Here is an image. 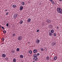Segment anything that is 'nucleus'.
Here are the masks:
<instances>
[{
  "instance_id": "obj_1",
  "label": "nucleus",
  "mask_w": 62,
  "mask_h": 62,
  "mask_svg": "<svg viewBox=\"0 0 62 62\" xmlns=\"http://www.w3.org/2000/svg\"><path fill=\"white\" fill-rule=\"evenodd\" d=\"M57 11L59 13L62 14V9L61 8H57Z\"/></svg>"
},
{
  "instance_id": "obj_2",
  "label": "nucleus",
  "mask_w": 62,
  "mask_h": 62,
  "mask_svg": "<svg viewBox=\"0 0 62 62\" xmlns=\"http://www.w3.org/2000/svg\"><path fill=\"white\" fill-rule=\"evenodd\" d=\"M33 59L34 61H37V60H38V57L36 55H33Z\"/></svg>"
},
{
  "instance_id": "obj_3",
  "label": "nucleus",
  "mask_w": 62,
  "mask_h": 62,
  "mask_svg": "<svg viewBox=\"0 0 62 62\" xmlns=\"http://www.w3.org/2000/svg\"><path fill=\"white\" fill-rule=\"evenodd\" d=\"M18 16V14H16L14 15V16L13 17L14 19H16V18H17V16Z\"/></svg>"
},
{
  "instance_id": "obj_4",
  "label": "nucleus",
  "mask_w": 62,
  "mask_h": 62,
  "mask_svg": "<svg viewBox=\"0 0 62 62\" xmlns=\"http://www.w3.org/2000/svg\"><path fill=\"white\" fill-rule=\"evenodd\" d=\"M22 38L23 37L22 36H20L18 38V40H19V41H20V40H22Z\"/></svg>"
},
{
  "instance_id": "obj_5",
  "label": "nucleus",
  "mask_w": 62,
  "mask_h": 62,
  "mask_svg": "<svg viewBox=\"0 0 62 62\" xmlns=\"http://www.w3.org/2000/svg\"><path fill=\"white\" fill-rule=\"evenodd\" d=\"M51 20L50 19H47L46 20V22H47L48 23H51Z\"/></svg>"
},
{
  "instance_id": "obj_6",
  "label": "nucleus",
  "mask_w": 62,
  "mask_h": 62,
  "mask_svg": "<svg viewBox=\"0 0 62 62\" xmlns=\"http://www.w3.org/2000/svg\"><path fill=\"white\" fill-rule=\"evenodd\" d=\"M40 41L38 39H37L36 40V42L37 44H39V43Z\"/></svg>"
},
{
  "instance_id": "obj_7",
  "label": "nucleus",
  "mask_w": 62,
  "mask_h": 62,
  "mask_svg": "<svg viewBox=\"0 0 62 62\" xmlns=\"http://www.w3.org/2000/svg\"><path fill=\"white\" fill-rule=\"evenodd\" d=\"M20 10H22L23 9V7L21 6L20 7Z\"/></svg>"
},
{
  "instance_id": "obj_8",
  "label": "nucleus",
  "mask_w": 62,
  "mask_h": 62,
  "mask_svg": "<svg viewBox=\"0 0 62 62\" xmlns=\"http://www.w3.org/2000/svg\"><path fill=\"white\" fill-rule=\"evenodd\" d=\"M31 21V19L30 18H28L27 21L28 22V23H30Z\"/></svg>"
},
{
  "instance_id": "obj_9",
  "label": "nucleus",
  "mask_w": 62,
  "mask_h": 62,
  "mask_svg": "<svg viewBox=\"0 0 62 62\" xmlns=\"http://www.w3.org/2000/svg\"><path fill=\"white\" fill-rule=\"evenodd\" d=\"M56 43L55 42H54L52 43V46H54V45H56Z\"/></svg>"
},
{
  "instance_id": "obj_10",
  "label": "nucleus",
  "mask_w": 62,
  "mask_h": 62,
  "mask_svg": "<svg viewBox=\"0 0 62 62\" xmlns=\"http://www.w3.org/2000/svg\"><path fill=\"white\" fill-rule=\"evenodd\" d=\"M23 23V20H20L19 22L20 24H22Z\"/></svg>"
},
{
  "instance_id": "obj_11",
  "label": "nucleus",
  "mask_w": 62,
  "mask_h": 62,
  "mask_svg": "<svg viewBox=\"0 0 62 62\" xmlns=\"http://www.w3.org/2000/svg\"><path fill=\"white\" fill-rule=\"evenodd\" d=\"M33 52L34 53H36L37 52V50L35 49L33 50Z\"/></svg>"
},
{
  "instance_id": "obj_12",
  "label": "nucleus",
  "mask_w": 62,
  "mask_h": 62,
  "mask_svg": "<svg viewBox=\"0 0 62 62\" xmlns=\"http://www.w3.org/2000/svg\"><path fill=\"white\" fill-rule=\"evenodd\" d=\"M6 55L5 54H3L2 55V57H6Z\"/></svg>"
},
{
  "instance_id": "obj_13",
  "label": "nucleus",
  "mask_w": 62,
  "mask_h": 62,
  "mask_svg": "<svg viewBox=\"0 0 62 62\" xmlns=\"http://www.w3.org/2000/svg\"><path fill=\"white\" fill-rule=\"evenodd\" d=\"M16 5H13L12 7L13 8H16Z\"/></svg>"
},
{
  "instance_id": "obj_14",
  "label": "nucleus",
  "mask_w": 62,
  "mask_h": 62,
  "mask_svg": "<svg viewBox=\"0 0 62 62\" xmlns=\"http://www.w3.org/2000/svg\"><path fill=\"white\" fill-rule=\"evenodd\" d=\"M46 59L47 60H49L50 59L49 57V56H47L46 58Z\"/></svg>"
},
{
  "instance_id": "obj_15",
  "label": "nucleus",
  "mask_w": 62,
  "mask_h": 62,
  "mask_svg": "<svg viewBox=\"0 0 62 62\" xmlns=\"http://www.w3.org/2000/svg\"><path fill=\"white\" fill-rule=\"evenodd\" d=\"M51 33H54V31L53 30H52L51 31Z\"/></svg>"
},
{
  "instance_id": "obj_16",
  "label": "nucleus",
  "mask_w": 62,
  "mask_h": 62,
  "mask_svg": "<svg viewBox=\"0 0 62 62\" xmlns=\"http://www.w3.org/2000/svg\"><path fill=\"white\" fill-rule=\"evenodd\" d=\"M34 55H36V56H38H38H39V53H37V54H34Z\"/></svg>"
},
{
  "instance_id": "obj_17",
  "label": "nucleus",
  "mask_w": 62,
  "mask_h": 62,
  "mask_svg": "<svg viewBox=\"0 0 62 62\" xmlns=\"http://www.w3.org/2000/svg\"><path fill=\"white\" fill-rule=\"evenodd\" d=\"M20 57L21 58H23V55H21L20 56Z\"/></svg>"
},
{
  "instance_id": "obj_18",
  "label": "nucleus",
  "mask_w": 62,
  "mask_h": 62,
  "mask_svg": "<svg viewBox=\"0 0 62 62\" xmlns=\"http://www.w3.org/2000/svg\"><path fill=\"white\" fill-rule=\"evenodd\" d=\"M24 4H25L24 2H22L21 3L22 5L23 6V5H24Z\"/></svg>"
},
{
  "instance_id": "obj_19",
  "label": "nucleus",
  "mask_w": 62,
  "mask_h": 62,
  "mask_svg": "<svg viewBox=\"0 0 62 62\" xmlns=\"http://www.w3.org/2000/svg\"><path fill=\"white\" fill-rule=\"evenodd\" d=\"M13 61L14 62H16V59H13Z\"/></svg>"
},
{
  "instance_id": "obj_20",
  "label": "nucleus",
  "mask_w": 62,
  "mask_h": 62,
  "mask_svg": "<svg viewBox=\"0 0 62 62\" xmlns=\"http://www.w3.org/2000/svg\"><path fill=\"white\" fill-rule=\"evenodd\" d=\"M56 59H57V57H54V60H56Z\"/></svg>"
},
{
  "instance_id": "obj_21",
  "label": "nucleus",
  "mask_w": 62,
  "mask_h": 62,
  "mask_svg": "<svg viewBox=\"0 0 62 62\" xmlns=\"http://www.w3.org/2000/svg\"><path fill=\"white\" fill-rule=\"evenodd\" d=\"M54 37H56V33H54Z\"/></svg>"
},
{
  "instance_id": "obj_22",
  "label": "nucleus",
  "mask_w": 62,
  "mask_h": 62,
  "mask_svg": "<svg viewBox=\"0 0 62 62\" xmlns=\"http://www.w3.org/2000/svg\"><path fill=\"white\" fill-rule=\"evenodd\" d=\"M49 35L50 36H52V33L50 32Z\"/></svg>"
},
{
  "instance_id": "obj_23",
  "label": "nucleus",
  "mask_w": 62,
  "mask_h": 62,
  "mask_svg": "<svg viewBox=\"0 0 62 62\" xmlns=\"http://www.w3.org/2000/svg\"><path fill=\"white\" fill-rule=\"evenodd\" d=\"M51 2L53 4H54V1H53V0Z\"/></svg>"
},
{
  "instance_id": "obj_24",
  "label": "nucleus",
  "mask_w": 62,
  "mask_h": 62,
  "mask_svg": "<svg viewBox=\"0 0 62 62\" xmlns=\"http://www.w3.org/2000/svg\"><path fill=\"white\" fill-rule=\"evenodd\" d=\"M29 53L30 54H32V51L31 50H30L29 51Z\"/></svg>"
},
{
  "instance_id": "obj_25",
  "label": "nucleus",
  "mask_w": 62,
  "mask_h": 62,
  "mask_svg": "<svg viewBox=\"0 0 62 62\" xmlns=\"http://www.w3.org/2000/svg\"><path fill=\"white\" fill-rule=\"evenodd\" d=\"M3 33L4 34V33H6V31H3Z\"/></svg>"
},
{
  "instance_id": "obj_26",
  "label": "nucleus",
  "mask_w": 62,
  "mask_h": 62,
  "mask_svg": "<svg viewBox=\"0 0 62 62\" xmlns=\"http://www.w3.org/2000/svg\"><path fill=\"white\" fill-rule=\"evenodd\" d=\"M17 51H19V48H17Z\"/></svg>"
},
{
  "instance_id": "obj_27",
  "label": "nucleus",
  "mask_w": 62,
  "mask_h": 62,
  "mask_svg": "<svg viewBox=\"0 0 62 62\" xmlns=\"http://www.w3.org/2000/svg\"><path fill=\"white\" fill-rule=\"evenodd\" d=\"M15 36V34H14L12 35V36L13 37H14V36Z\"/></svg>"
},
{
  "instance_id": "obj_28",
  "label": "nucleus",
  "mask_w": 62,
  "mask_h": 62,
  "mask_svg": "<svg viewBox=\"0 0 62 62\" xmlns=\"http://www.w3.org/2000/svg\"><path fill=\"white\" fill-rule=\"evenodd\" d=\"M6 26H8V23L6 24Z\"/></svg>"
},
{
  "instance_id": "obj_29",
  "label": "nucleus",
  "mask_w": 62,
  "mask_h": 62,
  "mask_svg": "<svg viewBox=\"0 0 62 62\" xmlns=\"http://www.w3.org/2000/svg\"><path fill=\"white\" fill-rule=\"evenodd\" d=\"M45 49L46 51H47V47H45Z\"/></svg>"
},
{
  "instance_id": "obj_30",
  "label": "nucleus",
  "mask_w": 62,
  "mask_h": 62,
  "mask_svg": "<svg viewBox=\"0 0 62 62\" xmlns=\"http://www.w3.org/2000/svg\"><path fill=\"white\" fill-rule=\"evenodd\" d=\"M39 30H38L37 31V32H39Z\"/></svg>"
},
{
  "instance_id": "obj_31",
  "label": "nucleus",
  "mask_w": 62,
  "mask_h": 62,
  "mask_svg": "<svg viewBox=\"0 0 62 62\" xmlns=\"http://www.w3.org/2000/svg\"><path fill=\"white\" fill-rule=\"evenodd\" d=\"M41 51H43L44 50L42 48L41 49Z\"/></svg>"
},
{
  "instance_id": "obj_32",
  "label": "nucleus",
  "mask_w": 62,
  "mask_h": 62,
  "mask_svg": "<svg viewBox=\"0 0 62 62\" xmlns=\"http://www.w3.org/2000/svg\"><path fill=\"white\" fill-rule=\"evenodd\" d=\"M2 41H4V38H2Z\"/></svg>"
},
{
  "instance_id": "obj_33",
  "label": "nucleus",
  "mask_w": 62,
  "mask_h": 62,
  "mask_svg": "<svg viewBox=\"0 0 62 62\" xmlns=\"http://www.w3.org/2000/svg\"><path fill=\"white\" fill-rule=\"evenodd\" d=\"M1 27L2 28V29H3V30H4V28L3 27Z\"/></svg>"
},
{
  "instance_id": "obj_34",
  "label": "nucleus",
  "mask_w": 62,
  "mask_h": 62,
  "mask_svg": "<svg viewBox=\"0 0 62 62\" xmlns=\"http://www.w3.org/2000/svg\"><path fill=\"white\" fill-rule=\"evenodd\" d=\"M9 13L8 12H7L6 14V15H8V14Z\"/></svg>"
},
{
  "instance_id": "obj_35",
  "label": "nucleus",
  "mask_w": 62,
  "mask_h": 62,
  "mask_svg": "<svg viewBox=\"0 0 62 62\" xmlns=\"http://www.w3.org/2000/svg\"><path fill=\"white\" fill-rule=\"evenodd\" d=\"M44 24V23H42V25H43V24Z\"/></svg>"
},
{
  "instance_id": "obj_36",
  "label": "nucleus",
  "mask_w": 62,
  "mask_h": 62,
  "mask_svg": "<svg viewBox=\"0 0 62 62\" xmlns=\"http://www.w3.org/2000/svg\"><path fill=\"white\" fill-rule=\"evenodd\" d=\"M57 28L58 29L59 28V27H57Z\"/></svg>"
},
{
  "instance_id": "obj_37",
  "label": "nucleus",
  "mask_w": 62,
  "mask_h": 62,
  "mask_svg": "<svg viewBox=\"0 0 62 62\" xmlns=\"http://www.w3.org/2000/svg\"><path fill=\"white\" fill-rule=\"evenodd\" d=\"M5 11L6 12V11H7V10H5Z\"/></svg>"
},
{
  "instance_id": "obj_38",
  "label": "nucleus",
  "mask_w": 62,
  "mask_h": 62,
  "mask_svg": "<svg viewBox=\"0 0 62 62\" xmlns=\"http://www.w3.org/2000/svg\"><path fill=\"white\" fill-rule=\"evenodd\" d=\"M59 1H62V0H59Z\"/></svg>"
},
{
  "instance_id": "obj_39",
  "label": "nucleus",
  "mask_w": 62,
  "mask_h": 62,
  "mask_svg": "<svg viewBox=\"0 0 62 62\" xmlns=\"http://www.w3.org/2000/svg\"><path fill=\"white\" fill-rule=\"evenodd\" d=\"M28 44H29V43H30V42H28Z\"/></svg>"
},
{
  "instance_id": "obj_40",
  "label": "nucleus",
  "mask_w": 62,
  "mask_h": 62,
  "mask_svg": "<svg viewBox=\"0 0 62 62\" xmlns=\"http://www.w3.org/2000/svg\"><path fill=\"white\" fill-rule=\"evenodd\" d=\"M29 56H30V55H29Z\"/></svg>"
},
{
  "instance_id": "obj_41",
  "label": "nucleus",
  "mask_w": 62,
  "mask_h": 62,
  "mask_svg": "<svg viewBox=\"0 0 62 62\" xmlns=\"http://www.w3.org/2000/svg\"><path fill=\"white\" fill-rule=\"evenodd\" d=\"M33 62H35V61H33Z\"/></svg>"
},
{
  "instance_id": "obj_42",
  "label": "nucleus",
  "mask_w": 62,
  "mask_h": 62,
  "mask_svg": "<svg viewBox=\"0 0 62 62\" xmlns=\"http://www.w3.org/2000/svg\"><path fill=\"white\" fill-rule=\"evenodd\" d=\"M4 43H2V44H3Z\"/></svg>"
},
{
  "instance_id": "obj_43",
  "label": "nucleus",
  "mask_w": 62,
  "mask_h": 62,
  "mask_svg": "<svg viewBox=\"0 0 62 62\" xmlns=\"http://www.w3.org/2000/svg\"><path fill=\"white\" fill-rule=\"evenodd\" d=\"M5 59H7V58H6Z\"/></svg>"
},
{
  "instance_id": "obj_44",
  "label": "nucleus",
  "mask_w": 62,
  "mask_h": 62,
  "mask_svg": "<svg viewBox=\"0 0 62 62\" xmlns=\"http://www.w3.org/2000/svg\"><path fill=\"white\" fill-rule=\"evenodd\" d=\"M0 27H1V26H0Z\"/></svg>"
},
{
  "instance_id": "obj_45",
  "label": "nucleus",
  "mask_w": 62,
  "mask_h": 62,
  "mask_svg": "<svg viewBox=\"0 0 62 62\" xmlns=\"http://www.w3.org/2000/svg\"><path fill=\"white\" fill-rule=\"evenodd\" d=\"M13 53H14V52H13Z\"/></svg>"
},
{
  "instance_id": "obj_46",
  "label": "nucleus",
  "mask_w": 62,
  "mask_h": 62,
  "mask_svg": "<svg viewBox=\"0 0 62 62\" xmlns=\"http://www.w3.org/2000/svg\"><path fill=\"white\" fill-rule=\"evenodd\" d=\"M52 59H53V58H52Z\"/></svg>"
}]
</instances>
